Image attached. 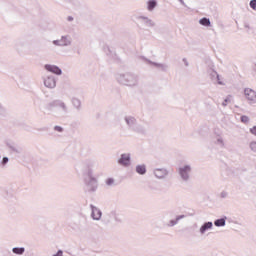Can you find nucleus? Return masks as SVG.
<instances>
[{
  "instance_id": "nucleus-1",
  "label": "nucleus",
  "mask_w": 256,
  "mask_h": 256,
  "mask_svg": "<svg viewBox=\"0 0 256 256\" xmlns=\"http://www.w3.org/2000/svg\"><path fill=\"white\" fill-rule=\"evenodd\" d=\"M55 109H58L61 117H67L69 115V106L63 100L56 99L45 105V111L47 113H53Z\"/></svg>"
},
{
  "instance_id": "nucleus-2",
  "label": "nucleus",
  "mask_w": 256,
  "mask_h": 256,
  "mask_svg": "<svg viewBox=\"0 0 256 256\" xmlns=\"http://www.w3.org/2000/svg\"><path fill=\"white\" fill-rule=\"evenodd\" d=\"M116 79L120 85L126 87H137L139 85V76L133 72L117 74Z\"/></svg>"
},
{
  "instance_id": "nucleus-3",
  "label": "nucleus",
  "mask_w": 256,
  "mask_h": 256,
  "mask_svg": "<svg viewBox=\"0 0 256 256\" xmlns=\"http://www.w3.org/2000/svg\"><path fill=\"white\" fill-rule=\"evenodd\" d=\"M124 121L130 131H134V133H140L141 135H145V133H147V128H145V126L142 124H138L137 118L133 116H126Z\"/></svg>"
},
{
  "instance_id": "nucleus-4",
  "label": "nucleus",
  "mask_w": 256,
  "mask_h": 256,
  "mask_svg": "<svg viewBox=\"0 0 256 256\" xmlns=\"http://www.w3.org/2000/svg\"><path fill=\"white\" fill-rule=\"evenodd\" d=\"M84 185L86 191L89 193H95L97 191V187H99V182L97 181V178L93 176V169L88 168L87 175L84 178Z\"/></svg>"
},
{
  "instance_id": "nucleus-5",
  "label": "nucleus",
  "mask_w": 256,
  "mask_h": 256,
  "mask_svg": "<svg viewBox=\"0 0 256 256\" xmlns=\"http://www.w3.org/2000/svg\"><path fill=\"white\" fill-rule=\"evenodd\" d=\"M193 172V167L189 164H185L184 166H181L178 168L177 173L183 181V183H189L191 181V173Z\"/></svg>"
},
{
  "instance_id": "nucleus-6",
  "label": "nucleus",
  "mask_w": 256,
  "mask_h": 256,
  "mask_svg": "<svg viewBox=\"0 0 256 256\" xmlns=\"http://www.w3.org/2000/svg\"><path fill=\"white\" fill-rule=\"evenodd\" d=\"M52 44L55 47H71L73 45V38L71 35H63L57 40H53Z\"/></svg>"
},
{
  "instance_id": "nucleus-7",
  "label": "nucleus",
  "mask_w": 256,
  "mask_h": 256,
  "mask_svg": "<svg viewBox=\"0 0 256 256\" xmlns=\"http://www.w3.org/2000/svg\"><path fill=\"white\" fill-rule=\"evenodd\" d=\"M153 175L156 177V179H167V177H169V170L166 168H155L153 170Z\"/></svg>"
},
{
  "instance_id": "nucleus-8",
  "label": "nucleus",
  "mask_w": 256,
  "mask_h": 256,
  "mask_svg": "<svg viewBox=\"0 0 256 256\" xmlns=\"http://www.w3.org/2000/svg\"><path fill=\"white\" fill-rule=\"evenodd\" d=\"M142 59L148 65H152L153 67H156V69H160L161 71H164V72H167L169 70V65L167 64L153 62L145 57H142Z\"/></svg>"
},
{
  "instance_id": "nucleus-9",
  "label": "nucleus",
  "mask_w": 256,
  "mask_h": 256,
  "mask_svg": "<svg viewBox=\"0 0 256 256\" xmlns=\"http://www.w3.org/2000/svg\"><path fill=\"white\" fill-rule=\"evenodd\" d=\"M118 165H121L122 167H129L131 165V154H121L120 158L118 159Z\"/></svg>"
},
{
  "instance_id": "nucleus-10",
  "label": "nucleus",
  "mask_w": 256,
  "mask_h": 256,
  "mask_svg": "<svg viewBox=\"0 0 256 256\" xmlns=\"http://www.w3.org/2000/svg\"><path fill=\"white\" fill-rule=\"evenodd\" d=\"M91 209V217L94 221H101V217H103V212H101V209L96 207L95 205H90Z\"/></svg>"
},
{
  "instance_id": "nucleus-11",
  "label": "nucleus",
  "mask_w": 256,
  "mask_h": 256,
  "mask_svg": "<svg viewBox=\"0 0 256 256\" xmlns=\"http://www.w3.org/2000/svg\"><path fill=\"white\" fill-rule=\"evenodd\" d=\"M44 85L48 89H55L57 87V79H55V76L49 75L44 78Z\"/></svg>"
},
{
  "instance_id": "nucleus-12",
  "label": "nucleus",
  "mask_w": 256,
  "mask_h": 256,
  "mask_svg": "<svg viewBox=\"0 0 256 256\" xmlns=\"http://www.w3.org/2000/svg\"><path fill=\"white\" fill-rule=\"evenodd\" d=\"M244 95L250 103H256V92L251 88L244 89Z\"/></svg>"
},
{
  "instance_id": "nucleus-13",
  "label": "nucleus",
  "mask_w": 256,
  "mask_h": 256,
  "mask_svg": "<svg viewBox=\"0 0 256 256\" xmlns=\"http://www.w3.org/2000/svg\"><path fill=\"white\" fill-rule=\"evenodd\" d=\"M44 69L49 73H54V75H63V70L57 65L45 64Z\"/></svg>"
},
{
  "instance_id": "nucleus-14",
  "label": "nucleus",
  "mask_w": 256,
  "mask_h": 256,
  "mask_svg": "<svg viewBox=\"0 0 256 256\" xmlns=\"http://www.w3.org/2000/svg\"><path fill=\"white\" fill-rule=\"evenodd\" d=\"M210 229H213V222L211 221L204 222L199 229V233L200 235H205V233H207V231H209Z\"/></svg>"
},
{
  "instance_id": "nucleus-15",
  "label": "nucleus",
  "mask_w": 256,
  "mask_h": 256,
  "mask_svg": "<svg viewBox=\"0 0 256 256\" xmlns=\"http://www.w3.org/2000/svg\"><path fill=\"white\" fill-rule=\"evenodd\" d=\"M157 0H148L146 2V9L147 11H149V13H153V11H155V9L157 8Z\"/></svg>"
},
{
  "instance_id": "nucleus-16",
  "label": "nucleus",
  "mask_w": 256,
  "mask_h": 256,
  "mask_svg": "<svg viewBox=\"0 0 256 256\" xmlns=\"http://www.w3.org/2000/svg\"><path fill=\"white\" fill-rule=\"evenodd\" d=\"M140 21H143L144 25L146 27H155V21H153L151 18L147 17V16H140L139 17Z\"/></svg>"
},
{
  "instance_id": "nucleus-17",
  "label": "nucleus",
  "mask_w": 256,
  "mask_h": 256,
  "mask_svg": "<svg viewBox=\"0 0 256 256\" xmlns=\"http://www.w3.org/2000/svg\"><path fill=\"white\" fill-rule=\"evenodd\" d=\"M181 219H185V215H177L176 217H175V219H172V220H170L167 224H166V226L167 227H175V225H177L178 223H179V221H181Z\"/></svg>"
},
{
  "instance_id": "nucleus-18",
  "label": "nucleus",
  "mask_w": 256,
  "mask_h": 256,
  "mask_svg": "<svg viewBox=\"0 0 256 256\" xmlns=\"http://www.w3.org/2000/svg\"><path fill=\"white\" fill-rule=\"evenodd\" d=\"M209 75H210V79L212 81H217L218 85H223V82L219 81V74L217 73V71L210 69L208 71Z\"/></svg>"
},
{
  "instance_id": "nucleus-19",
  "label": "nucleus",
  "mask_w": 256,
  "mask_h": 256,
  "mask_svg": "<svg viewBox=\"0 0 256 256\" xmlns=\"http://www.w3.org/2000/svg\"><path fill=\"white\" fill-rule=\"evenodd\" d=\"M71 104L76 109V111H81V100L77 97L71 98Z\"/></svg>"
},
{
  "instance_id": "nucleus-20",
  "label": "nucleus",
  "mask_w": 256,
  "mask_h": 256,
  "mask_svg": "<svg viewBox=\"0 0 256 256\" xmlns=\"http://www.w3.org/2000/svg\"><path fill=\"white\" fill-rule=\"evenodd\" d=\"M7 147H9L11 149V151H13L14 153H18V154L23 153V148L16 145L15 143H8Z\"/></svg>"
},
{
  "instance_id": "nucleus-21",
  "label": "nucleus",
  "mask_w": 256,
  "mask_h": 256,
  "mask_svg": "<svg viewBox=\"0 0 256 256\" xmlns=\"http://www.w3.org/2000/svg\"><path fill=\"white\" fill-rule=\"evenodd\" d=\"M115 219V212L111 211L103 216L104 223H111Z\"/></svg>"
},
{
  "instance_id": "nucleus-22",
  "label": "nucleus",
  "mask_w": 256,
  "mask_h": 256,
  "mask_svg": "<svg viewBox=\"0 0 256 256\" xmlns=\"http://www.w3.org/2000/svg\"><path fill=\"white\" fill-rule=\"evenodd\" d=\"M226 223H227V216H224L220 219H216L214 221L215 227H225Z\"/></svg>"
},
{
  "instance_id": "nucleus-23",
  "label": "nucleus",
  "mask_w": 256,
  "mask_h": 256,
  "mask_svg": "<svg viewBox=\"0 0 256 256\" xmlns=\"http://www.w3.org/2000/svg\"><path fill=\"white\" fill-rule=\"evenodd\" d=\"M136 173H138V175H145L147 173V166L145 164L137 165Z\"/></svg>"
},
{
  "instance_id": "nucleus-24",
  "label": "nucleus",
  "mask_w": 256,
  "mask_h": 256,
  "mask_svg": "<svg viewBox=\"0 0 256 256\" xmlns=\"http://www.w3.org/2000/svg\"><path fill=\"white\" fill-rule=\"evenodd\" d=\"M200 25L204 27H211V20L207 17H203L199 20Z\"/></svg>"
},
{
  "instance_id": "nucleus-25",
  "label": "nucleus",
  "mask_w": 256,
  "mask_h": 256,
  "mask_svg": "<svg viewBox=\"0 0 256 256\" xmlns=\"http://www.w3.org/2000/svg\"><path fill=\"white\" fill-rule=\"evenodd\" d=\"M14 255H23L25 253V247H14L12 248Z\"/></svg>"
},
{
  "instance_id": "nucleus-26",
  "label": "nucleus",
  "mask_w": 256,
  "mask_h": 256,
  "mask_svg": "<svg viewBox=\"0 0 256 256\" xmlns=\"http://www.w3.org/2000/svg\"><path fill=\"white\" fill-rule=\"evenodd\" d=\"M104 51L108 57H112V59H116L117 55L112 52L111 48L109 46L104 47Z\"/></svg>"
},
{
  "instance_id": "nucleus-27",
  "label": "nucleus",
  "mask_w": 256,
  "mask_h": 256,
  "mask_svg": "<svg viewBox=\"0 0 256 256\" xmlns=\"http://www.w3.org/2000/svg\"><path fill=\"white\" fill-rule=\"evenodd\" d=\"M215 145H218V147H225V142L223 141V138L221 136H217L214 140Z\"/></svg>"
},
{
  "instance_id": "nucleus-28",
  "label": "nucleus",
  "mask_w": 256,
  "mask_h": 256,
  "mask_svg": "<svg viewBox=\"0 0 256 256\" xmlns=\"http://www.w3.org/2000/svg\"><path fill=\"white\" fill-rule=\"evenodd\" d=\"M7 163H9V157L4 156L0 161V168L1 169L5 168L7 166Z\"/></svg>"
},
{
  "instance_id": "nucleus-29",
  "label": "nucleus",
  "mask_w": 256,
  "mask_h": 256,
  "mask_svg": "<svg viewBox=\"0 0 256 256\" xmlns=\"http://www.w3.org/2000/svg\"><path fill=\"white\" fill-rule=\"evenodd\" d=\"M249 149L252 151V153L256 154V141H252L249 143Z\"/></svg>"
},
{
  "instance_id": "nucleus-30",
  "label": "nucleus",
  "mask_w": 256,
  "mask_h": 256,
  "mask_svg": "<svg viewBox=\"0 0 256 256\" xmlns=\"http://www.w3.org/2000/svg\"><path fill=\"white\" fill-rule=\"evenodd\" d=\"M229 197V192L223 190L221 193H220V198L221 199H227Z\"/></svg>"
},
{
  "instance_id": "nucleus-31",
  "label": "nucleus",
  "mask_w": 256,
  "mask_h": 256,
  "mask_svg": "<svg viewBox=\"0 0 256 256\" xmlns=\"http://www.w3.org/2000/svg\"><path fill=\"white\" fill-rule=\"evenodd\" d=\"M249 6L251 9H253V11H256V0H251Z\"/></svg>"
},
{
  "instance_id": "nucleus-32",
  "label": "nucleus",
  "mask_w": 256,
  "mask_h": 256,
  "mask_svg": "<svg viewBox=\"0 0 256 256\" xmlns=\"http://www.w3.org/2000/svg\"><path fill=\"white\" fill-rule=\"evenodd\" d=\"M113 183H115V179H113V178H108L106 180V185H108L109 187H111V185H113Z\"/></svg>"
},
{
  "instance_id": "nucleus-33",
  "label": "nucleus",
  "mask_w": 256,
  "mask_h": 256,
  "mask_svg": "<svg viewBox=\"0 0 256 256\" xmlns=\"http://www.w3.org/2000/svg\"><path fill=\"white\" fill-rule=\"evenodd\" d=\"M240 121L242 123H248L249 122V118L247 116L243 115V116H241Z\"/></svg>"
},
{
  "instance_id": "nucleus-34",
  "label": "nucleus",
  "mask_w": 256,
  "mask_h": 256,
  "mask_svg": "<svg viewBox=\"0 0 256 256\" xmlns=\"http://www.w3.org/2000/svg\"><path fill=\"white\" fill-rule=\"evenodd\" d=\"M229 97H231V96L226 97V98L224 99V101L222 102L223 107H227V103H229V102L231 101V100L229 99Z\"/></svg>"
},
{
  "instance_id": "nucleus-35",
  "label": "nucleus",
  "mask_w": 256,
  "mask_h": 256,
  "mask_svg": "<svg viewBox=\"0 0 256 256\" xmlns=\"http://www.w3.org/2000/svg\"><path fill=\"white\" fill-rule=\"evenodd\" d=\"M54 131H57L58 133H63V127L61 126H55Z\"/></svg>"
},
{
  "instance_id": "nucleus-36",
  "label": "nucleus",
  "mask_w": 256,
  "mask_h": 256,
  "mask_svg": "<svg viewBox=\"0 0 256 256\" xmlns=\"http://www.w3.org/2000/svg\"><path fill=\"white\" fill-rule=\"evenodd\" d=\"M250 133L252 135H255V137H256V126H253L252 128H250Z\"/></svg>"
},
{
  "instance_id": "nucleus-37",
  "label": "nucleus",
  "mask_w": 256,
  "mask_h": 256,
  "mask_svg": "<svg viewBox=\"0 0 256 256\" xmlns=\"http://www.w3.org/2000/svg\"><path fill=\"white\" fill-rule=\"evenodd\" d=\"M52 256H63V250H58L57 253Z\"/></svg>"
},
{
  "instance_id": "nucleus-38",
  "label": "nucleus",
  "mask_w": 256,
  "mask_h": 256,
  "mask_svg": "<svg viewBox=\"0 0 256 256\" xmlns=\"http://www.w3.org/2000/svg\"><path fill=\"white\" fill-rule=\"evenodd\" d=\"M182 61L185 65V67H189V61H187V58H183Z\"/></svg>"
},
{
  "instance_id": "nucleus-39",
  "label": "nucleus",
  "mask_w": 256,
  "mask_h": 256,
  "mask_svg": "<svg viewBox=\"0 0 256 256\" xmlns=\"http://www.w3.org/2000/svg\"><path fill=\"white\" fill-rule=\"evenodd\" d=\"M67 21H69V22L73 21V17L72 16H68L67 17Z\"/></svg>"
},
{
  "instance_id": "nucleus-40",
  "label": "nucleus",
  "mask_w": 256,
  "mask_h": 256,
  "mask_svg": "<svg viewBox=\"0 0 256 256\" xmlns=\"http://www.w3.org/2000/svg\"><path fill=\"white\" fill-rule=\"evenodd\" d=\"M178 1L181 3V5H183L185 7V1H183V0H178Z\"/></svg>"
},
{
  "instance_id": "nucleus-41",
  "label": "nucleus",
  "mask_w": 256,
  "mask_h": 256,
  "mask_svg": "<svg viewBox=\"0 0 256 256\" xmlns=\"http://www.w3.org/2000/svg\"><path fill=\"white\" fill-rule=\"evenodd\" d=\"M197 227H199V226L197 225V223H194V224H193V228H194V229H197Z\"/></svg>"
},
{
  "instance_id": "nucleus-42",
  "label": "nucleus",
  "mask_w": 256,
  "mask_h": 256,
  "mask_svg": "<svg viewBox=\"0 0 256 256\" xmlns=\"http://www.w3.org/2000/svg\"><path fill=\"white\" fill-rule=\"evenodd\" d=\"M244 27H245L246 29H249V24H248V23L244 24Z\"/></svg>"
},
{
  "instance_id": "nucleus-43",
  "label": "nucleus",
  "mask_w": 256,
  "mask_h": 256,
  "mask_svg": "<svg viewBox=\"0 0 256 256\" xmlns=\"http://www.w3.org/2000/svg\"><path fill=\"white\" fill-rule=\"evenodd\" d=\"M0 113H3V106L0 104Z\"/></svg>"
}]
</instances>
